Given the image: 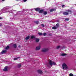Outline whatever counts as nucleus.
Listing matches in <instances>:
<instances>
[{
    "mask_svg": "<svg viewBox=\"0 0 76 76\" xmlns=\"http://www.w3.org/2000/svg\"><path fill=\"white\" fill-rule=\"evenodd\" d=\"M50 65L51 66H53V61L51 60H50L49 63L47 64V66H48V67H49V68H51V67H50Z\"/></svg>",
    "mask_w": 76,
    "mask_h": 76,
    "instance_id": "obj_1",
    "label": "nucleus"
},
{
    "mask_svg": "<svg viewBox=\"0 0 76 76\" xmlns=\"http://www.w3.org/2000/svg\"><path fill=\"white\" fill-rule=\"evenodd\" d=\"M62 68L63 69H68V67L66 64L65 63H64L62 64Z\"/></svg>",
    "mask_w": 76,
    "mask_h": 76,
    "instance_id": "obj_2",
    "label": "nucleus"
},
{
    "mask_svg": "<svg viewBox=\"0 0 76 76\" xmlns=\"http://www.w3.org/2000/svg\"><path fill=\"white\" fill-rule=\"evenodd\" d=\"M48 51V48H43L42 49V52H47V51Z\"/></svg>",
    "mask_w": 76,
    "mask_h": 76,
    "instance_id": "obj_3",
    "label": "nucleus"
},
{
    "mask_svg": "<svg viewBox=\"0 0 76 76\" xmlns=\"http://www.w3.org/2000/svg\"><path fill=\"white\" fill-rule=\"evenodd\" d=\"M7 68H8V66H6L3 69V70L4 72H7V71H8V69H7Z\"/></svg>",
    "mask_w": 76,
    "mask_h": 76,
    "instance_id": "obj_4",
    "label": "nucleus"
},
{
    "mask_svg": "<svg viewBox=\"0 0 76 76\" xmlns=\"http://www.w3.org/2000/svg\"><path fill=\"white\" fill-rule=\"evenodd\" d=\"M40 49H41V45H39L36 48V50H39Z\"/></svg>",
    "mask_w": 76,
    "mask_h": 76,
    "instance_id": "obj_5",
    "label": "nucleus"
},
{
    "mask_svg": "<svg viewBox=\"0 0 76 76\" xmlns=\"http://www.w3.org/2000/svg\"><path fill=\"white\" fill-rule=\"evenodd\" d=\"M7 52V50H3L1 52V54H4V53H6Z\"/></svg>",
    "mask_w": 76,
    "mask_h": 76,
    "instance_id": "obj_6",
    "label": "nucleus"
},
{
    "mask_svg": "<svg viewBox=\"0 0 76 76\" xmlns=\"http://www.w3.org/2000/svg\"><path fill=\"white\" fill-rule=\"evenodd\" d=\"M34 9L36 11H37V12H38V11H39L40 10V9L38 8H34Z\"/></svg>",
    "mask_w": 76,
    "mask_h": 76,
    "instance_id": "obj_7",
    "label": "nucleus"
},
{
    "mask_svg": "<svg viewBox=\"0 0 76 76\" xmlns=\"http://www.w3.org/2000/svg\"><path fill=\"white\" fill-rule=\"evenodd\" d=\"M63 14L64 15H69V13L64 12L63 13Z\"/></svg>",
    "mask_w": 76,
    "mask_h": 76,
    "instance_id": "obj_8",
    "label": "nucleus"
},
{
    "mask_svg": "<svg viewBox=\"0 0 76 76\" xmlns=\"http://www.w3.org/2000/svg\"><path fill=\"white\" fill-rule=\"evenodd\" d=\"M44 10L42 9L41 10H40L39 11V13H44Z\"/></svg>",
    "mask_w": 76,
    "mask_h": 76,
    "instance_id": "obj_9",
    "label": "nucleus"
},
{
    "mask_svg": "<svg viewBox=\"0 0 76 76\" xmlns=\"http://www.w3.org/2000/svg\"><path fill=\"white\" fill-rule=\"evenodd\" d=\"M21 64H17V67L18 68H20L21 67Z\"/></svg>",
    "mask_w": 76,
    "mask_h": 76,
    "instance_id": "obj_10",
    "label": "nucleus"
},
{
    "mask_svg": "<svg viewBox=\"0 0 76 76\" xmlns=\"http://www.w3.org/2000/svg\"><path fill=\"white\" fill-rule=\"evenodd\" d=\"M67 54L65 53H62L61 54V56H67Z\"/></svg>",
    "mask_w": 76,
    "mask_h": 76,
    "instance_id": "obj_11",
    "label": "nucleus"
},
{
    "mask_svg": "<svg viewBox=\"0 0 76 76\" xmlns=\"http://www.w3.org/2000/svg\"><path fill=\"white\" fill-rule=\"evenodd\" d=\"M56 9H52L50 10V12H53V11H56Z\"/></svg>",
    "mask_w": 76,
    "mask_h": 76,
    "instance_id": "obj_12",
    "label": "nucleus"
},
{
    "mask_svg": "<svg viewBox=\"0 0 76 76\" xmlns=\"http://www.w3.org/2000/svg\"><path fill=\"white\" fill-rule=\"evenodd\" d=\"M13 47L14 48H16L17 47V46L16 45V44H14L13 45Z\"/></svg>",
    "mask_w": 76,
    "mask_h": 76,
    "instance_id": "obj_13",
    "label": "nucleus"
},
{
    "mask_svg": "<svg viewBox=\"0 0 76 76\" xmlns=\"http://www.w3.org/2000/svg\"><path fill=\"white\" fill-rule=\"evenodd\" d=\"M37 72L39 73H42V71L41 70H38Z\"/></svg>",
    "mask_w": 76,
    "mask_h": 76,
    "instance_id": "obj_14",
    "label": "nucleus"
},
{
    "mask_svg": "<svg viewBox=\"0 0 76 76\" xmlns=\"http://www.w3.org/2000/svg\"><path fill=\"white\" fill-rule=\"evenodd\" d=\"M29 38H30V37L29 36H28L27 37H26L25 38V39H26V40H28V39H29Z\"/></svg>",
    "mask_w": 76,
    "mask_h": 76,
    "instance_id": "obj_15",
    "label": "nucleus"
},
{
    "mask_svg": "<svg viewBox=\"0 0 76 76\" xmlns=\"http://www.w3.org/2000/svg\"><path fill=\"white\" fill-rule=\"evenodd\" d=\"M43 14L45 15H47V11H45V12L44 11Z\"/></svg>",
    "mask_w": 76,
    "mask_h": 76,
    "instance_id": "obj_16",
    "label": "nucleus"
},
{
    "mask_svg": "<svg viewBox=\"0 0 76 76\" xmlns=\"http://www.w3.org/2000/svg\"><path fill=\"white\" fill-rule=\"evenodd\" d=\"M39 39L36 38V42H39Z\"/></svg>",
    "mask_w": 76,
    "mask_h": 76,
    "instance_id": "obj_17",
    "label": "nucleus"
},
{
    "mask_svg": "<svg viewBox=\"0 0 76 76\" xmlns=\"http://www.w3.org/2000/svg\"><path fill=\"white\" fill-rule=\"evenodd\" d=\"M34 23H36V24H38L39 23V21H34Z\"/></svg>",
    "mask_w": 76,
    "mask_h": 76,
    "instance_id": "obj_18",
    "label": "nucleus"
},
{
    "mask_svg": "<svg viewBox=\"0 0 76 76\" xmlns=\"http://www.w3.org/2000/svg\"><path fill=\"white\" fill-rule=\"evenodd\" d=\"M52 29H57V27L54 26L53 27H52Z\"/></svg>",
    "mask_w": 76,
    "mask_h": 76,
    "instance_id": "obj_19",
    "label": "nucleus"
},
{
    "mask_svg": "<svg viewBox=\"0 0 76 76\" xmlns=\"http://www.w3.org/2000/svg\"><path fill=\"white\" fill-rule=\"evenodd\" d=\"M8 49H9V46H7V47H6L5 48V50H8Z\"/></svg>",
    "mask_w": 76,
    "mask_h": 76,
    "instance_id": "obj_20",
    "label": "nucleus"
},
{
    "mask_svg": "<svg viewBox=\"0 0 76 76\" xmlns=\"http://www.w3.org/2000/svg\"><path fill=\"white\" fill-rule=\"evenodd\" d=\"M67 12H70V13H72V10H67Z\"/></svg>",
    "mask_w": 76,
    "mask_h": 76,
    "instance_id": "obj_21",
    "label": "nucleus"
},
{
    "mask_svg": "<svg viewBox=\"0 0 76 76\" xmlns=\"http://www.w3.org/2000/svg\"><path fill=\"white\" fill-rule=\"evenodd\" d=\"M35 38V37L34 36H32L31 37V39H33V38Z\"/></svg>",
    "mask_w": 76,
    "mask_h": 76,
    "instance_id": "obj_22",
    "label": "nucleus"
},
{
    "mask_svg": "<svg viewBox=\"0 0 76 76\" xmlns=\"http://www.w3.org/2000/svg\"><path fill=\"white\" fill-rule=\"evenodd\" d=\"M56 26L57 27H59V26H60V24H59L58 23H57L56 24Z\"/></svg>",
    "mask_w": 76,
    "mask_h": 76,
    "instance_id": "obj_23",
    "label": "nucleus"
},
{
    "mask_svg": "<svg viewBox=\"0 0 76 76\" xmlns=\"http://www.w3.org/2000/svg\"><path fill=\"white\" fill-rule=\"evenodd\" d=\"M74 75L73 74L71 73L69 74V76H73Z\"/></svg>",
    "mask_w": 76,
    "mask_h": 76,
    "instance_id": "obj_24",
    "label": "nucleus"
},
{
    "mask_svg": "<svg viewBox=\"0 0 76 76\" xmlns=\"http://www.w3.org/2000/svg\"><path fill=\"white\" fill-rule=\"evenodd\" d=\"M38 34L39 35H42V34L41 33H39Z\"/></svg>",
    "mask_w": 76,
    "mask_h": 76,
    "instance_id": "obj_25",
    "label": "nucleus"
},
{
    "mask_svg": "<svg viewBox=\"0 0 76 76\" xmlns=\"http://www.w3.org/2000/svg\"><path fill=\"white\" fill-rule=\"evenodd\" d=\"M19 57H17V58H14V60H17V59H18Z\"/></svg>",
    "mask_w": 76,
    "mask_h": 76,
    "instance_id": "obj_26",
    "label": "nucleus"
},
{
    "mask_svg": "<svg viewBox=\"0 0 76 76\" xmlns=\"http://www.w3.org/2000/svg\"><path fill=\"white\" fill-rule=\"evenodd\" d=\"M65 20H69V18H67L65 19Z\"/></svg>",
    "mask_w": 76,
    "mask_h": 76,
    "instance_id": "obj_27",
    "label": "nucleus"
},
{
    "mask_svg": "<svg viewBox=\"0 0 76 76\" xmlns=\"http://www.w3.org/2000/svg\"><path fill=\"white\" fill-rule=\"evenodd\" d=\"M53 65H56V63L54 62H53Z\"/></svg>",
    "mask_w": 76,
    "mask_h": 76,
    "instance_id": "obj_28",
    "label": "nucleus"
},
{
    "mask_svg": "<svg viewBox=\"0 0 76 76\" xmlns=\"http://www.w3.org/2000/svg\"><path fill=\"white\" fill-rule=\"evenodd\" d=\"M44 36H45V35H47V33H44L43 34Z\"/></svg>",
    "mask_w": 76,
    "mask_h": 76,
    "instance_id": "obj_29",
    "label": "nucleus"
},
{
    "mask_svg": "<svg viewBox=\"0 0 76 76\" xmlns=\"http://www.w3.org/2000/svg\"><path fill=\"white\" fill-rule=\"evenodd\" d=\"M41 26H42V27H44V25L43 24H42L41 25Z\"/></svg>",
    "mask_w": 76,
    "mask_h": 76,
    "instance_id": "obj_30",
    "label": "nucleus"
},
{
    "mask_svg": "<svg viewBox=\"0 0 76 76\" xmlns=\"http://www.w3.org/2000/svg\"><path fill=\"white\" fill-rule=\"evenodd\" d=\"M60 46H58L57 47V49H58L59 48H60Z\"/></svg>",
    "mask_w": 76,
    "mask_h": 76,
    "instance_id": "obj_31",
    "label": "nucleus"
},
{
    "mask_svg": "<svg viewBox=\"0 0 76 76\" xmlns=\"http://www.w3.org/2000/svg\"><path fill=\"white\" fill-rule=\"evenodd\" d=\"M64 6H65V5H63L62 6V7L63 8V7H64Z\"/></svg>",
    "mask_w": 76,
    "mask_h": 76,
    "instance_id": "obj_32",
    "label": "nucleus"
},
{
    "mask_svg": "<svg viewBox=\"0 0 76 76\" xmlns=\"http://www.w3.org/2000/svg\"><path fill=\"white\" fill-rule=\"evenodd\" d=\"M27 1V0H23V1L24 2H25V1Z\"/></svg>",
    "mask_w": 76,
    "mask_h": 76,
    "instance_id": "obj_33",
    "label": "nucleus"
},
{
    "mask_svg": "<svg viewBox=\"0 0 76 76\" xmlns=\"http://www.w3.org/2000/svg\"><path fill=\"white\" fill-rule=\"evenodd\" d=\"M56 22H59V20H57Z\"/></svg>",
    "mask_w": 76,
    "mask_h": 76,
    "instance_id": "obj_34",
    "label": "nucleus"
},
{
    "mask_svg": "<svg viewBox=\"0 0 76 76\" xmlns=\"http://www.w3.org/2000/svg\"><path fill=\"white\" fill-rule=\"evenodd\" d=\"M0 26H2V25L1 24H0Z\"/></svg>",
    "mask_w": 76,
    "mask_h": 76,
    "instance_id": "obj_35",
    "label": "nucleus"
},
{
    "mask_svg": "<svg viewBox=\"0 0 76 76\" xmlns=\"http://www.w3.org/2000/svg\"><path fill=\"white\" fill-rule=\"evenodd\" d=\"M74 16H75V15H76V13H74Z\"/></svg>",
    "mask_w": 76,
    "mask_h": 76,
    "instance_id": "obj_36",
    "label": "nucleus"
},
{
    "mask_svg": "<svg viewBox=\"0 0 76 76\" xmlns=\"http://www.w3.org/2000/svg\"><path fill=\"white\" fill-rule=\"evenodd\" d=\"M2 19V18L0 17V19Z\"/></svg>",
    "mask_w": 76,
    "mask_h": 76,
    "instance_id": "obj_37",
    "label": "nucleus"
},
{
    "mask_svg": "<svg viewBox=\"0 0 76 76\" xmlns=\"http://www.w3.org/2000/svg\"><path fill=\"white\" fill-rule=\"evenodd\" d=\"M18 47H20V45L18 46Z\"/></svg>",
    "mask_w": 76,
    "mask_h": 76,
    "instance_id": "obj_38",
    "label": "nucleus"
},
{
    "mask_svg": "<svg viewBox=\"0 0 76 76\" xmlns=\"http://www.w3.org/2000/svg\"><path fill=\"white\" fill-rule=\"evenodd\" d=\"M16 1H19V0H16Z\"/></svg>",
    "mask_w": 76,
    "mask_h": 76,
    "instance_id": "obj_39",
    "label": "nucleus"
},
{
    "mask_svg": "<svg viewBox=\"0 0 76 76\" xmlns=\"http://www.w3.org/2000/svg\"><path fill=\"white\" fill-rule=\"evenodd\" d=\"M5 0H2L3 1H4Z\"/></svg>",
    "mask_w": 76,
    "mask_h": 76,
    "instance_id": "obj_40",
    "label": "nucleus"
}]
</instances>
